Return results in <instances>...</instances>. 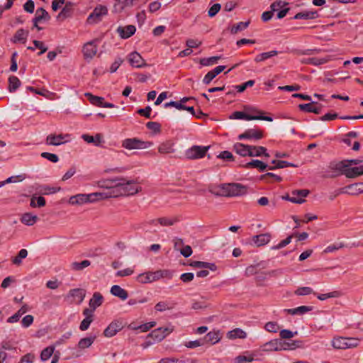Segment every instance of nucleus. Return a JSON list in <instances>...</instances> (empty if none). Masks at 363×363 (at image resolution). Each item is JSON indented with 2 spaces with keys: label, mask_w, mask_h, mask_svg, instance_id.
<instances>
[{
  "label": "nucleus",
  "mask_w": 363,
  "mask_h": 363,
  "mask_svg": "<svg viewBox=\"0 0 363 363\" xmlns=\"http://www.w3.org/2000/svg\"><path fill=\"white\" fill-rule=\"evenodd\" d=\"M163 277H172V273L169 270H157L155 272H147L140 274L137 277V281L141 284L152 283Z\"/></svg>",
  "instance_id": "f257e3e1"
},
{
  "label": "nucleus",
  "mask_w": 363,
  "mask_h": 363,
  "mask_svg": "<svg viewBox=\"0 0 363 363\" xmlns=\"http://www.w3.org/2000/svg\"><path fill=\"white\" fill-rule=\"evenodd\" d=\"M152 145L151 141H144L138 138H126L122 141V147L129 150L147 149Z\"/></svg>",
  "instance_id": "f03ea898"
},
{
  "label": "nucleus",
  "mask_w": 363,
  "mask_h": 363,
  "mask_svg": "<svg viewBox=\"0 0 363 363\" xmlns=\"http://www.w3.org/2000/svg\"><path fill=\"white\" fill-rule=\"evenodd\" d=\"M223 195L225 196H239L246 194L245 186L240 184H225L221 187Z\"/></svg>",
  "instance_id": "7ed1b4c3"
},
{
  "label": "nucleus",
  "mask_w": 363,
  "mask_h": 363,
  "mask_svg": "<svg viewBox=\"0 0 363 363\" xmlns=\"http://www.w3.org/2000/svg\"><path fill=\"white\" fill-rule=\"evenodd\" d=\"M210 146L193 145L185 151V157L191 160L203 158Z\"/></svg>",
  "instance_id": "20e7f679"
},
{
  "label": "nucleus",
  "mask_w": 363,
  "mask_h": 363,
  "mask_svg": "<svg viewBox=\"0 0 363 363\" xmlns=\"http://www.w3.org/2000/svg\"><path fill=\"white\" fill-rule=\"evenodd\" d=\"M99 40L94 39L86 43L82 47V53L86 61L90 62L98 51Z\"/></svg>",
  "instance_id": "39448f33"
},
{
  "label": "nucleus",
  "mask_w": 363,
  "mask_h": 363,
  "mask_svg": "<svg viewBox=\"0 0 363 363\" xmlns=\"http://www.w3.org/2000/svg\"><path fill=\"white\" fill-rule=\"evenodd\" d=\"M230 119H237V120H245V121H253V120H261L266 121H272L273 118L270 116H252V114L245 113L242 111H235L230 116Z\"/></svg>",
  "instance_id": "423d86ee"
},
{
  "label": "nucleus",
  "mask_w": 363,
  "mask_h": 363,
  "mask_svg": "<svg viewBox=\"0 0 363 363\" xmlns=\"http://www.w3.org/2000/svg\"><path fill=\"white\" fill-rule=\"evenodd\" d=\"M263 131L259 128H249L247 129L243 133L240 134L238 136V139L241 140H249L252 141H257L263 138Z\"/></svg>",
  "instance_id": "0eeeda50"
},
{
  "label": "nucleus",
  "mask_w": 363,
  "mask_h": 363,
  "mask_svg": "<svg viewBox=\"0 0 363 363\" xmlns=\"http://www.w3.org/2000/svg\"><path fill=\"white\" fill-rule=\"evenodd\" d=\"M108 13V9L106 6L99 5L89 14L87 22L90 24L97 23L102 20L103 16Z\"/></svg>",
  "instance_id": "6e6552de"
},
{
  "label": "nucleus",
  "mask_w": 363,
  "mask_h": 363,
  "mask_svg": "<svg viewBox=\"0 0 363 363\" xmlns=\"http://www.w3.org/2000/svg\"><path fill=\"white\" fill-rule=\"evenodd\" d=\"M124 327L123 320H115L112 321L104 331V335L106 337H111L121 331Z\"/></svg>",
  "instance_id": "1a4fd4ad"
},
{
  "label": "nucleus",
  "mask_w": 363,
  "mask_h": 363,
  "mask_svg": "<svg viewBox=\"0 0 363 363\" xmlns=\"http://www.w3.org/2000/svg\"><path fill=\"white\" fill-rule=\"evenodd\" d=\"M116 185H113L110 190H106L108 192V198L118 197L125 196L124 187L123 186V177L118 178Z\"/></svg>",
  "instance_id": "9d476101"
},
{
  "label": "nucleus",
  "mask_w": 363,
  "mask_h": 363,
  "mask_svg": "<svg viewBox=\"0 0 363 363\" xmlns=\"http://www.w3.org/2000/svg\"><path fill=\"white\" fill-rule=\"evenodd\" d=\"M128 61L133 67L141 68L147 66L144 59L137 52H133L128 55Z\"/></svg>",
  "instance_id": "9b49d317"
},
{
  "label": "nucleus",
  "mask_w": 363,
  "mask_h": 363,
  "mask_svg": "<svg viewBox=\"0 0 363 363\" xmlns=\"http://www.w3.org/2000/svg\"><path fill=\"white\" fill-rule=\"evenodd\" d=\"M175 143L172 140H167L158 146V152L160 154H172L174 153L176 150L174 148Z\"/></svg>",
  "instance_id": "f8f14e48"
},
{
  "label": "nucleus",
  "mask_w": 363,
  "mask_h": 363,
  "mask_svg": "<svg viewBox=\"0 0 363 363\" xmlns=\"http://www.w3.org/2000/svg\"><path fill=\"white\" fill-rule=\"evenodd\" d=\"M279 339H274L262 345L259 351L263 352H279Z\"/></svg>",
  "instance_id": "ddd939ff"
},
{
  "label": "nucleus",
  "mask_w": 363,
  "mask_h": 363,
  "mask_svg": "<svg viewBox=\"0 0 363 363\" xmlns=\"http://www.w3.org/2000/svg\"><path fill=\"white\" fill-rule=\"evenodd\" d=\"M86 291L82 289H71L67 294L68 298H73L72 302L76 303L77 304H80L84 301Z\"/></svg>",
  "instance_id": "4468645a"
},
{
  "label": "nucleus",
  "mask_w": 363,
  "mask_h": 363,
  "mask_svg": "<svg viewBox=\"0 0 363 363\" xmlns=\"http://www.w3.org/2000/svg\"><path fill=\"white\" fill-rule=\"evenodd\" d=\"M172 332V330L168 328H159L152 330L150 333V336L156 342L162 341L168 334Z\"/></svg>",
  "instance_id": "2eb2a0df"
},
{
  "label": "nucleus",
  "mask_w": 363,
  "mask_h": 363,
  "mask_svg": "<svg viewBox=\"0 0 363 363\" xmlns=\"http://www.w3.org/2000/svg\"><path fill=\"white\" fill-rule=\"evenodd\" d=\"M69 203L72 205H82L87 203H91L89 194H79L70 197Z\"/></svg>",
  "instance_id": "dca6fc26"
},
{
  "label": "nucleus",
  "mask_w": 363,
  "mask_h": 363,
  "mask_svg": "<svg viewBox=\"0 0 363 363\" xmlns=\"http://www.w3.org/2000/svg\"><path fill=\"white\" fill-rule=\"evenodd\" d=\"M251 145L236 143L233 145V150L242 157H250Z\"/></svg>",
  "instance_id": "f3484780"
},
{
  "label": "nucleus",
  "mask_w": 363,
  "mask_h": 363,
  "mask_svg": "<svg viewBox=\"0 0 363 363\" xmlns=\"http://www.w3.org/2000/svg\"><path fill=\"white\" fill-rule=\"evenodd\" d=\"M136 31L135 26L133 25H128L126 26H119L117 28V32L123 39H127L132 36Z\"/></svg>",
  "instance_id": "a211bd4d"
},
{
  "label": "nucleus",
  "mask_w": 363,
  "mask_h": 363,
  "mask_svg": "<svg viewBox=\"0 0 363 363\" xmlns=\"http://www.w3.org/2000/svg\"><path fill=\"white\" fill-rule=\"evenodd\" d=\"M271 234L269 233L254 235L252 237V242L257 247L267 245L271 240Z\"/></svg>",
  "instance_id": "6ab92c4d"
},
{
  "label": "nucleus",
  "mask_w": 363,
  "mask_h": 363,
  "mask_svg": "<svg viewBox=\"0 0 363 363\" xmlns=\"http://www.w3.org/2000/svg\"><path fill=\"white\" fill-rule=\"evenodd\" d=\"M344 175L347 178H356L361 175H363V165H360L358 167H352L348 165V167L345 169V172H344Z\"/></svg>",
  "instance_id": "aec40b11"
},
{
  "label": "nucleus",
  "mask_w": 363,
  "mask_h": 363,
  "mask_svg": "<svg viewBox=\"0 0 363 363\" xmlns=\"http://www.w3.org/2000/svg\"><path fill=\"white\" fill-rule=\"evenodd\" d=\"M123 186L125 191V196L134 195L139 191L138 187L135 185L133 180H127L124 178Z\"/></svg>",
  "instance_id": "412c9836"
},
{
  "label": "nucleus",
  "mask_w": 363,
  "mask_h": 363,
  "mask_svg": "<svg viewBox=\"0 0 363 363\" xmlns=\"http://www.w3.org/2000/svg\"><path fill=\"white\" fill-rule=\"evenodd\" d=\"M176 306V303L173 301L166 300L158 302L155 306V309L159 312L172 310Z\"/></svg>",
  "instance_id": "4be33fe9"
},
{
  "label": "nucleus",
  "mask_w": 363,
  "mask_h": 363,
  "mask_svg": "<svg viewBox=\"0 0 363 363\" xmlns=\"http://www.w3.org/2000/svg\"><path fill=\"white\" fill-rule=\"evenodd\" d=\"M67 135H64L62 134L60 135H53L50 134L46 138V144L48 145H55L57 146L62 145L65 143L64 139Z\"/></svg>",
  "instance_id": "5701e85b"
},
{
  "label": "nucleus",
  "mask_w": 363,
  "mask_h": 363,
  "mask_svg": "<svg viewBox=\"0 0 363 363\" xmlns=\"http://www.w3.org/2000/svg\"><path fill=\"white\" fill-rule=\"evenodd\" d=\"M221 336L219 331L216 330L210 331L203 337L204 344L209 343L211 345L218 342Z\"/></svg>",
  "instance_id": "b1692460"
},
{
  "label": "nucleus",
  "mask_w": 363,
  "mask_h": 363,
  "mask_svg": "<svg viewBox=\"0 0 363 363\" xmlns=\"http://www.w3.org/2000/svg\"><path fill=\"white\" fill-rule=\"evenodd\" d=\"M28 30H25L23 28H20L16 32L11 40L13 43H16L18 42L25 43L28 38Z\"/></svg>",
  "instance_id": "393cba45"
},
{
  "label": "nucleus",
  "mask_w": 363,
  "mask_h": 363,
  "mask_svg": "<svg viewBox=\"0 0 363 363\" xmlns=\"http://www.w3.org/2000/svg\"><path fill=\"white\" fill-rule=\"evenodd\" d=\"M315 102H311L308 104H302L298 105V108L301 111L307 112V113H314L316 114H319L321 112V106H314Z\"/></svg>",
  "instance_id": "a878e982"
},
{
  "label": "nucleus",
  "mask_w": 363,
  "mask_h": 363,
  "mask_svg": "<svg viewBox=\"0 0 363 363\" xmlns=\"http://www.w3.org/2000/svg\"><path fill=\"white\" fill-rule=\"evenodd\" d=\"M313 306H301L294 308L285 309V311L292 315H303L313 310Z\"/></svg>",
  "instance_id": "bb28decb"
},
{
  "label": "nucleus",
  "mask_w": 363,
  "mask_h": 363,
  "mask_svg": "<svg viewBox=\"0 0 363 363\" xmlns=\"http://www.w3.org/2000/svg\"><path fill=\"white\" fill-rule=\"evenodd\" d=\"M279 350H294L296 347H299L300 342L297 340H292L291 342H286L281 340V339H279Z\"/></svg>",
  "instance_id": "cd10ccee"
},
{
  "label": "nucleus",
  "mask_w": 363,
  "mask_h": 363,
  "mask_svg": "<svg viewBox=\"0 0 363 363\" xmlns=\"http://www.w3.org/2000/svg\"><path fill=\"white\" fill-rule=\"evenodd\" d=\"M190 265L195 268H200L203 269H209L211 271H216L217 269V267L214 263L201 262V261H194Z\"/></svg>",
  "instance_id": "c85d7f7f"
},
{
  "label": "nucleus",
  "mask_w": 363,
  "mask_h": 363,
  "mask_svg": "<svg viewBox=\"0 0 363 363\" xmlns=\"http://www.w3.org/2000/svg\"><path fill=\"white\" fill-rule=\"evenodd\" d=\"M309 194L308 189H299L291 191V197L295 198L298 202H293L294 203H303L305 202V198Z\"/></svg>",
  "instance_id": "c756f323"
},
{
  "label": "nucleus",
  "mask_w": 363,
  "mask_h": 363,
  "mask_svg": "<svg viewBox=\"0 0 363 363\" xmlns=\"http://www.w3.org/2000/svg\"><path fill=\"white\" fill-rule=\"evenodd\" d=\"M318 17V14L315 11H304L296 13L293 19H315Z\"/></svg>",
  "instance_id": "7c9ffc66"
},
{
  "label": "nucleus",
  "mask_w": 363,
  "mask_h": 363,
  "mask_svg": "<svg viewBox=\"0 0 363 363\" xmlns=\"http://www.w3.org/2000/svg\"><path fill=\"white\" fill-rule=\"evenodd\" d=\"M111 293L114 296H117L123 301L127 299L128 297V292L118 285H113L111 288Z\"/></svg>",
  "instance_id": "2f4dec72"
},
{
  "label": "nucleus",
  "mask_w": 363,
  "mask_h": 363,
  "mask_svg": "<svg viewBox=\"0 0 363 363\" xmlns=\"http://www.w3.org/2000/svg\"><path fill=\"white\" fill-rule=\"evenodd\" d=\"M74 4L70 1H67L65 3V6L62 8V11L57 16L58 18L65 19L71 16L73 11Z\"/></svg>",
  "instance_id": "473e14b6"
},
{
  "label": "nucleus",
  "mask_w": 363,
  "mask_h": 363,
  "mask_svg": "<svg viewBox=\"0 0 363 363\" xmlns=\"http://www.w3.org/2000/svg\"><path fill=\"white\" fill-rule=\"evenodd\" d=\"M103 301V296L99 292H95L94 293L92 298L89 300V307L96 310L102 304Z\"/></svg>",
  "instance_id": "72a5a7b5"
},
{
  "label": "nucleus",
  "mask_w": 363,
  "mask_h": 363,
  "mask_svg": "<svg viewBox=\"0 0 363 363\" xmlns=\"http://www.w3.org/2000/svg\"><path fill=\"white\" fill-rule=\"evenodd\" d=\"M346 162H347L345 160H342L340 162H332L330 163V169L331 170L337 171L341 174L344 175V172H345V169L348 167L347 166Z\"/></svg>",
  "instance_id": "f704fd0d"
},
{
  "label": "nucleus",
  "mask_w": 363,
  "mask_h": 363,
  "mask_svg": "<svg viewBox=\"0 0 363 363\" xmlns=\"http://www.w3.org/2000/svg\"><path fill=\"white\" fill-rule=\"evenodd\" d=\"M250 157H260L264 155L266 157H269V155L267 152V149L262 146H253L251 145Z\"/></svg>",
  "instance_id": "c9c22d12"
},
{
  "label": "nucleus",
  "mask_w": 363,
  "mask_h": 363,
  "mask_svg": "<svg viewBox=\"0 0 363 363\" xmlns=\"http://www.w3.org/2000/svg\"><path fill=\"white\" fill-rule=\"evenodd\" d=\"M96 338V335H90L84 338H82L78 342L79 348L84 350L91 346Z\"/></svg>",
  "instance_id": "e433bc0d"
},
{
  "label": "nucleus",
  "mask_w": 363,
  "mask_h": 363,
  "mask_svg": "<svg viewBox=\"0 0 363 363\" xmlns=\"http://www.w3.org/2000/svg\"><path fill=\"white\" fill-rule=\"evenodd\" d=\"M244 167L247 169L257 168L260 172H263L267 168L268 165L260 160H252L251 162L246 163Z\"/></svg>",
  "instance_id": "4c0bfd02"
},
{
  "label": "nucleus",
  "mask_w": 363,
  "mask_h": 363,
  "mask_svg": "<svg viewBox=\"0 0 363 363\" xmlns=\"http://www.w3.org/2000/svg\"><path fill=\"white\" fill-rule=\"evenodd\" d=\"M37 220L38 216L30 213H23L21 218V223L28 226L33 225Z\"/></svg>",
  "instance_id": "58836bf2"
},
{
  "label": "nucleus",
  "mask_w": 363,
  "mask_h": 363,
  "mask_svg": "<svg viewBox=\"0 0 363 363\" xmlns=\"http://www.w3.org/2000/svg\"><path fill=\"white\" fill-rule=\"evenodd\" d=\"M119 177H115L113 179H101L98 182V186L100 188L110 190L113 185H116Z\"/></svg>",
  "instance_id": "ea45409f"
},
{
  "label": "nucleus",
  "mask_w": 363,
  "mask_h": 363,
  "mask_svg": "<svg viewBox=\"0 0 363 363\" xmlns=\"http://www.w3.org/2000/svg\"><path fill=\"white\" fill-rule=\"evenodd\" d=\"M347 190H350L351 195H358L363 193V182L354 183L347 185L345 187Z\"/></svg>",
  "instance_id": "a19ab883"
},
{
  "label": "nucleus",
  "mask_w": 363,
  "mask_h": 363,
  "mask_svg": "<svg viewBox=\"0 0 363 363\" xmlns=\"http://www.w3.org/2000/svg\"><path fill=\"white\" fill-rule=\"evenodd\" d=\"M34 18H35V21H38L40 22H42L48 21L50 18V16L45 9L40 7L36 10Z\"/></svg>",
  "instance_id": "79ce46f5"
},
{
  "label": "nucleus",
  "mask_w": 363,
  "mask_h": 363,
  "mask_svg": "<svg viewBox=\"0 0 363 363\" xmlns=\"http://www.w3.org/2000/svg\"><path fill=\"white\" fill-rule=\"evenodd\" d=\"M330 60H331V57L330 56H326L324 57H311V58H308L306 61V63L318 66V65L325 64V63L328 62Z\"/></svg>",
  "instance_id": "37998d69"
},
{
  "label": "nucleus",
  "mask_w": 363,
  "mask_h": 363,
  "mask_svg": "<svg viewBox=\"0 0 363 363\" xmlns=\"http://www.w3.org/2000/svg\"><path fill=\"white\" fill-rule=\"evenodd\" d=\"M82 138L86 143H94L96 146H99L102 141V138L100 134H96L95 137L84 134L82 135Z\"/></svg>",
  "instance_id": "c03bdc74"
},
{
  "label": "nucleus",
  "mask_w": 363,
  "mask_h": 363,
  "mask_svg": "<svg viewBox=\"0 0 363 363\" xmlns=\"http://www.w3.org/2000/svg\"><path fill=\"white\" fill-rule=\"evenodd\" d=\"M21 86V81L16 76H11L9 78L8 89L10 92H14Z\"/></svg>",
  "instance_id": "a18cd8bd"
},
{
  "label": "nucleus",
  "mask_w": 363,
  "mask_h": 363,
  "mask_svg": "<svg viewBox=\"0 0 363 363\" xmlns=\"http://www.w3.org/2000/svg\"><path fill=\"white\" fill-rule=\"evenodd\" d=\"M85 96L88 97L90 103L94 106L102 107L104 104V99L101 96H94L90 93L85 94Z\"/></svg>",
  "instance_id": "49530a36"
},
{
  "label": "nucleus",
  "mask_w": 363,
  "mask_h": 363,
  "mask_svg": "<svg viewBox=\"0 0 363 363\" xmlns=\"http://www.w3.org/2000/svg\"><path fill=\"white\" fill-rule=\"evenodd\" d=\"M332 345L335 349L345 350L347 349L346 345V337H338L333 338L332 341Z\"/></svg>",
  "instance_id": "de8ad7c7"
},
{
  "label": "nucleus",
  "mask_w": 363,
  "mask_h": 363,
  "mask_svg": "<svg viewBox=\"0 0 363 363\" xmlns=\"http://www.w3.org/2000/svg\"><path fill=\"white\" fill-rule=\"evenodd\" d=\"M91 264L89 260H83L81 262H74L70 264V269L74 271H81Z\"/></svg>",
  "instance_id": "09e8293b"
},
{
  "label": "nucleus",
  "mask_w": 363,
  "mask_h": 363,
  "mask_svg": "<svg viewBox=\"0 0 363 363\" xmlns=\"http://www.w3.org/2000/svg\"><path fill=\"white\" fill-rule=\"evenodd\" d=\"M89 196L91 203L109 199L107 191L91 193L89 194Z\"/></svg>",
  "instance_id": "8fccbe9b"
},
{
  "label": "nucleus",
  "mask_w": 363,
  "mask_h": 363,
  "mask_svg": "<svg viewBox=\"0 0 363 363\" xmlns=\"http://www.w3.org/2000/svg\"><path fill=\"white\" fill-rule=\"evenodd\" d=\"M55 351V346H48L43 349L40 353V359L45 362L49 359Z\"/></svg>",
  "instance_id": "3c124183"
},
{
  "label": "nucleus",
  "mask_w": 363,
  "mask_h": 363,
  "mask_svg": "<svg viewBox=\"0 0 363 363\" xmlns=\"http://www.w3.org/2000/svg\"><path fill=\"white\" fill-rule=\"evenodd\" d=\"M158 221L159 224L162 226H172L177 223L179 220L175 217H161L158 218Z\"/></svg>",
  "instance_id": "603ef678"
},
{
  "label": "nucleus",
  "mask_w": 363,
  "mask_h": 363,
  "mask_svg": "<svg viewBox=\"0 0 363 363\" xmlns=\"http://www.w3.org/2000/svg\"><path fill=\"white\" fill-rule=\"evenodd\" d=\"M221 56H213L210 57L201 58L200 60V64L202 66H210L217 63L218 60L221 59Z\"/></svg>",
  "instance_id": "864d4df0"
},
{
  "label": "nucleus",
  "mask_w": 363,
  "mask_h": 363,
  "mask_svg": "<svg viewBox=\"0 0 363 363\" xmlns=\"http://www.w3.org/2000/svg\"><path fill=\"white\" fill-rule=\"evenodd\" d=\"M249 24H250L249 21H246V22H239L238 23H237L236 25H234L231 28L230 33L232 34H236L238 32L246 29L248 27Z\"/></svg>",
  "instance_id": "5fc2aeb1"
},
{
  "label": "nucleus",
  "mask_w": 363,
  "mask_h": 363,
  "mask_svg": "<svg viewBox=\"0 0 363 363\" xmlns=\"http://www.w3.org/2000/svg\"><path fill=\"white\" fill-rule=\"evenodd\" d=\"M28 256V251L26 249H21L18 255L13 258L12 262L14 264L19 265L22 262V259Z\"/></svg>",
  "instance_id": "6e6d98bb"
},
{
  "label": "nucleus",
  "mask_w": 363,
  "mask_h": 363,
  "mask_svg": "<svg viewBox=\"0 0 363 363\" xmlns=\"http://www.w3.org/2000/svg\"><path fill=\"white\" fill-rule=\"evenodd\" d=\"M294 294L296 296H306V295H309L311 294H316V293L313 292V290L312 289V288L308 287V286L299 287L294 291Z\"/></svg>",
  "instance_id": "4d7b16f0"
},
{
  "label": "nucleus",
  "mask_w": 363,
  "mask_h": 363,
  "mask_svg": "<svg viewBox=\"0 0 363 363\" xmlns=\"http://www.w3.org/2000/svg\"><path fill=\"white\" fill-rule=\"evenodd\" d=\"M254 360V353L250 354L248 356L239 355L235 358V363L252 362Z\"/></svg>",
  "instance_id": "13d9d810"
},
{
  "label": "nucleus",
  "mask_w": 363,
  "mask_h": 363,
  "mask_svg": "<svg viewBox=\"0 0 363 363\" xmlns=\"http://www.w3.org/2000/svg\"><path fill=\"white\" fill-rule=\"evenodd\" d=\"M272 164H275V167H277V169H281V168H285V167H297V165H296L293 163H291V162H289L286 161H284V160H274L272 161Z\"/></svg>",
  "instance_id": "bf43d9fd"
},
{
  "label": "nucleus",
  "mask_w": 363,
  "mask_h": 363,
  "mask_svg": "<svg viewBox=\"0 0 363 363\" xmlns=\"http://www.w3.org/2000/svg\"><path fill=\"white\" fill-rule=\"evenodd\" d=\"M230 338H245L246 337V333L240 328H236L228 333Z\"/></svg>",
  "instance_id": "052dcab7"
},
{
  "label": "nucleus",
  "mask_w": 363,
  "mask_h": 363,
  "mask_svg": "<svg viewBox=\"0 0 363 363\" xmlns=\"http://www.w3.org/2000/svg\"><path fill=\"white\" fill-rule=\"evenodd\" d=\"M317 298L320 301H324L329 298H337L340 296V293L337 291H334L327 294H315Z\"/></svg>",
  "instance_id": "680f3d73"
},
{
  "label": "nucleus",
  "mask_w": 363,
  "mask_h": 363,
  "mask_svg": "<svg viewBox=\"0 0 363 363\" xmlns=\"http://www.w3.org/2000/svg\"><path fill=\"white\" fill-rule=\"evenodd\" d=\"M264 328L269 333H276L279 330V326L277 322H268L265 324Z\"/></svg>",
  "instance_id": "e2e57ef3"
},
{
  "label": "nucleus",
  "mask_w": 363,
  "mask_h": 363,
  "mask_svg": "<svg viewBox=\"0 0 363 363\" xmlns=\"http://www.w3.org/2000/svg\"><path fill=\"white\" fill-rule=\"evenodd\" d=\"M33 43L35 48H38L40 50V51L38 53V56L43 55L48 50V47L42 41L34 40L33 41Z\"/></svg>",
  "instance_id": "0e129e2a"
},
{
  "label": "nucleus",
  "mask_w": 363,
  "mask_h": 363,
  "mask_svg": "<svg viewBox=\"0 0 363 363\" xmlns=\"http://www.w3.org/2000/svg\"><path fill=\"white\" fill-rule=\"evenodd\" d=\"M60 190V187H53L49 186H43L41 188L42 194L45 195L53 194L58 192Z\"/></svg>",
  "instance_id": "69168bd1"
},
{
  "label": "nucleus",
  "mask_w": 363,
  "mask_h": 363,
  "mask_svg": "<svg viewBox=\"0 0 363 363\" xmlns=\"http://www.w3.org/2000/svg\"><path fill=\"white\" fill-rule=\"evenodd\" d=\"M146 127L152 130L155 133H159L161 131V125L157 122L150 121L146 123Z\"/></svg>",
  "instance_id": "338daca9"
},
{
  "label": "nucleus",
  "mask_w": 363,
  "mask_h": 363,
  "mask_svg": "<svg viewBox=\"0 0 363 363\" xmlns=\"http://www.w3.org/2000/svg\"><path fill=\"white\" fill-rule=\"evenodd\" d=\"M298 333L297 331L292 332L287 329L280 330L279 335L281 339H291Z\"/></svg>",
  "instance_id": "774afa93"
}]
</instances>
